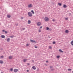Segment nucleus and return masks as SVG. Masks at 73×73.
Returning <instances> with one entry per match:
<instances>
[{
    "instance_id": "473e14b6",
    "label": "nucleus",
    "mask_w": 73,
    "mask_h": 73,
    "mask_svg": "<svg viewBox=\"0 0 73 73\" xmlns=\"http://www.w3.org/2000/svg\"><path fill=\"white\" fill-rule=\"evenodd\" d=\"M27 46H29V44H26Z\"/></svg>"
},
{
    "instance_id": "09e8293b",
    "label": "nucleus",
    "mask_w": 73,
    "mask_h": 73,
    "mask_svg": "<svg viewBox=\"0 0 73 73\" xmlns=\"http://www.w3.org/2000/svg\"><path fill=\"white\" fill-rule=\"evenodd\" d=\"M72 73H73V71H72Z\"/></svg>"
},
{
    "instance_id": "7c9ffc66",
    "label": "nucleus",
    "mask_w": 73,
    "mask_h": 73,
    "mask_svg": "<svg viewBox=\"0 0 73 73\" xmlns=\"http://www.w3.org/2000/svg\"><path fill=\"white\" fill-rule=\"evenodd\" d=\"M15 25H16V26H18V23H16L15 24Z\"/></svg>"
},
{
    "instance_id": "58836bf2",
    "label": "nucleus",
    "mask_w": 73,
    "mask_h": 73,
    "mask_svg": "<svg viewBox=\"0 0 73 73\" xmlns=\"http://www.w3.org/2000/svg\"><path fill=\"white\" fill-rule=\"evenodd\" d=\"M5 30H2V32H5Z\"/></svg>"
},
{
    "instance_id": "9b49d317",
    "label": "nucleus",
    "mask_w": 73,
    "mask_h": 73,
    "mask_svg": "<svg viewBox=\"0 0 73 73\" xmlns=\"http://www.w3.org/2000/svg\"><path fill=\"white\" fill-rule=\"evenodd\" d=\"M11 15H7V17L8 18H10V17H11Z\"/></svg>"
},
{
    "instance_id": "c756f323",
    "label": "nucleus",
    "mask_w": 73,
    "mask_h": 73,
    "mask_svg": "<svg viewBox=\"0 0 73 73\" xmlns=\"http://www.w3.org/2000/svg\"><path fill=\"white\" fill-rule=\"evenodd\" d=\"M49 48L50 49H52V46H49Z\"/></svg>"
},
{
    "instance_id": "1a4fd4ad",
    "label": "nucleus",
    "mask_w": 73,
    "mask_h": 73,
    "mask_svg": "<svg viewBox=\"0 0 73 73\" xmlns=\"http://www.w3.org/2000/svg\"><path fill=\"white\" fill-rule=\"evenodd\" d=\"M59 52H60V53H63V52H63V51L61 49H59Z\"/></svg>"
},
{
    "instance_id": "423d86ee",
    "label": "nucleus",
    "mask_w": 73,
    "mask_h": 73,
    "mask_svg": "<svg viewBox=\"0 0 73 73\" xmlns=\"http://www.w3.org/2000/svg\"><path fill=\"white\" fill-rule=\"evenodd\" d=\"M63 7L64 8H66L67 7V6L65 4H64L63 6Z\"/></svg>"
},
{
    "instance_id": "f03ea898",
    "label": "nucleus",
    "mask_w": 73,
    "mask_h": 73,
    "mask_svg": "<svg viewBox=\"0 0 73 73\" xmlns=\"http://www.w3.org/2000/svg\"><path fill=\"white\" fill-rule=\"evenodd\" d=\"M44 20L46 21H49V18L48 17H45L44 18Z\"/></svg>"
},
{
    "instance_id": "b1692460",
    "label": "nucleus",
    "mask_w": 73,
    "mask_h": 73,
    "mask_svg": "<svg viewBox=\"0 0 73 73\" xmlns=\"http://www.w3.org/2000/svg\"><path fill=\"white\" fill-rule=\"evenodd\" d=\"M60 56H57V58H60Z\"/></svg>"
},
{
    "instance_id": "2f4dec72",
    "label": "nucleus",
    "mask_w": 73,
    "mask_h": 73,
    "mask_svg": "<svg viewBox=\"0 0 73 73\" xmlns=\"http://www.w3.org/2000/svg\"><path fill=\"white\" fill-rule=\"evenodd\" d=\"M38 32H41V31L40 30H38Z\"/></svg>"
},
{
    "instance_id": "ea45409f",
    "label": "nucleus",
    "mask_w": 73,
    "mask_h": 73,
    "mask_svg": "<svg viewBox=\"0 0 73 73\" xmlns=\"http://www.w3.org/2000/svg\"><path fill=\"white\" fill-rule=\"evenodd\" d=\"M52 21H55V20H54V19H53V20H52Z\"/></svg>"
},
{
    "instance_id": "e433bc0d",
    "label": "nucleus",
    "mask_w": 73,
    "mask_h": 73,
    "mask_svg": "<svg viewBox=\"0 0 73 73\" xmlns=\"http://www.w3.org/2000/svg\"><path fill=\"white\" fill-rule=\"evenodd\" d=\"M21 19H24V17H21Z\"/></svg>"
},
{
    "instance_id": "ddd939ff",
    "label": "nucleus",
    "mask_w": 73,
    "mask_h": 73,
    "mask_svg": "<svg viewBox=\"0 0 73 73\" xmlns=\"http://www.w3.org/2000/svg\"><path fill=\"white\" fill-rule=\"evenodd\" d=\"M9 41H10V39L9 38H8L7 40V42H9Z\"/></svg>"
},
{
    "instance_id": "a19ab883",
    "label": "nucleus",
    "mask_w": 73,
    "mask_h": 73,
    "mask_svg": "<svg viewBox=\"0 0 73 73\" xmlns=\"http://www.w3.org/2000/svg\"><path fill=\"white\" fill-rule=\"evenodd\" d=\"M42 28V26H41L40 27V28Z\"/></svg>"
},
{
    "instance_id": "a878e982",
    "label": "nucleus",
    "mask_w": 73,
    "mask_h": 73,
    "mask_svg": "<svg viewBox=\"0 0 73 73\" xmlns=\"http://www.w3.org/2000/svg\"><path fill=\"white\" fill-rule=\"evenodd\" d=\"M65 19L66 20H68V18H66Z\"/></svg>"
},
{
    "instance_id": "20e7f679",
    "label": "nucleus",
    "mask_w": 73,
    "mask_h": 73,
    "mask_svg": "<svg viewBox=\"0 0 73 73\" xmlns=\"http://www.w3.org/2000/svg\"><path fill=\"white\" fill-rule=\"evenodd\" d=\"M30 41L31 42H32L33 43H34V42L35 43H36V41H35V40H30Z\"/></svg>"
},
{
    "instance_id": "0eeeda50",
    "label": "nucleus",
    "mask_w": 73,
    "mask_h": 73,
    "mask_svg": "<svg viewBox=\"0 0 73 73\" xmlns=\"http://www.w3.org/2000/svg\"><path fill=\"white\" fill-rule=\"evenodd\" d=\"M40 25H41V23L40 22H38L37 23V25H38V26H40Z\"/></svg>"
},
{
    "instance_id": "cd10ccee",
    "label": "nucleus",
    "mask_w": 73,
    "mask_h": 73,
    "mask_svg": "<svg viewBox=\"0 0 73 73\" xmlns=\"http://www.w3.org/2000/svg\"><path fill=\"white\" fill-rule=\"evenodd\" d=\"M10 37H11V38H13V37H14L12 36H10Z\"/></svg>"
},
{
    "instance_id": "aec40b11",
    "label": "nucleus",
    "mask_w": 73,
    "mask_h": 73,
    "mask_svg": "<svg viewBox=\"0 0 73 73\" xmlns=\"http://www.w3.org/2000/svg\"><path fill=\"white\" fill-rule=\"evenodd\" d=\"M31 12H32L33 14H34L35 13L34 12V11H33V10H31Z\"/></svg>"
},
{
    "instance_id": "f3484780",
    "label": "nucleus",
    "mask_w": 73,
    "mask_h": 73,
    "mask_svg": "<svg viewBox=\"0 0 73 73\" xmlns=\"http://www.w3.org/2000/svg\"><path fill=\"white\" fill-rule=\"evenodd\" d=\"M27 61V59H25L23 60V62H26Z\"/></svg>"
},
{
    "instance_id": "c9c22d12",
    "label": "nucleus",
    "mask_w": 73,
    "mask_h": 73,
    "mask_svg": "<svg viewBox=\"0 0 73 73\" xmlns=\"http://www.w3.org/2000/svg\"><path fill=\"white\" fill-rule=\"evenodd\" d=\"M27 65H30V64L29 63H27Z\"/></svg>"
},
{
    "instance_id": "6ab92c4d",
    "label": "nucleus",
    "mask_w": 73,
    "mask_h": 73,
    "mask_svg": "<svg viewBox=\"0 0 73 73\" xmlns=\"http://www.w3.org/2000/svg\"><path fill=\"white\" fill-rule=\"evenodd\" d=\"M71 44L72 45H73V40H72L71 42Z\"/></svg>"
},
{
    "instance_id": "dca6fc26",
    "label": "nucleus",
    "mask_w": 73,
    "mask_h": 73,
    "mask_svg": "<svg viewBox=\"0 0 73 73\" xmlns=\"http://www.w3.org/2000/svg\"><path fill=\"white\" fill-rule=\"evenodd\" d=\"M0 64H3V61L1 60H0Z\"/></svg>"
},
{
    "instance_id": "c85d7f7f",
    "label": "nucleus",
    "mask_w": 73,
    "mask_h": 73,
    "mask_svg": "<svg viewBox=\"0 0 73 73\" xmlns=\"http://www.w3.org/2000/svg\"><path fill=\"white\" fill-rule=\"evenodd\" d=\"M50 69H52V68H53V66H50Z\"/></svg>"
},
{
    "instance_id": "a18cd8bd",
    "label": "nucleus",
    "mask_w": 73,
    "mask_h": 73,
    "mask_svg": "<svg viewBox=\"0 0 73 73\" xmlns=\"http://www.w3.org/2000/svg\"><path fill=\"white\" fill-rule=\"evenodd\" d=\"M48 38H50V36H48Z\"/></svg>"
},
{
    "instance_id": "39448f33",
    "label": "nucleus",
    "mask_w": 73,
    "mask_h": 73,
    "mask_svg": "<svg viewBox=\"0 0 73 73\" xmlns=\"http://www.w3.org/2000/svg\"><path fill=\"white\" fill-rule=\"evenodd\" d=\"M18 71H19L18 69H14V72L15 73H16V72H17Z\"/></svg>"
},
{
    "instance_id": "4c0bfd02",
    "label": "nucleus",
    "mask_w": 73,
    "mask_h": 73,
    "mask_svg": "<svg viewBox=\"0 0 73 73\" xmlns=\"http://www.w3.org/2000/svg\"><path fill=\"white\" fill-rule=\"evenodd\" d=\"M35 48H37V46H35Z\"/></svg>"
},
{
    "instance_id": "f257e3e1",
    "label": "nucleus",
    "mask_w": 73,
    "mask_h": 73,
    "mask_svg": "<svg viewBox=\"0 0 73 73\" xmlns=\"http://www.w3.org/2000/svg\"><path fill=\"white\" fill-rule=\"evenodd\" d=\"M28 15L29 16H30V17H32V14L31 13V12H29L28 13Z\"/></svg>"
},
{
    "instance_id": "f8f14e48",
    "label": "nucleus",
    "mask_w": 73,
    "mask_h": 73,
    "mask_svg": "<svg viewBox=\"0 0 73 73\" xmlns=\"http://www.w3.org/2000/svg\"><path fill=\"white\" fill-rule=\"evenodd\" d=\"M9 59H12L13 58V57L12 56H9Z\"/></svg>"
},
{
    "instance_id": "412c9836",
    "label": "nucleus",
    "mask_w": 73,
    "mask_h": 73,
    "mask_svg": "<svg viewBox=\"0 0 73 73\" xmlns=\"http://www.w3.org/2000/svg\"><path fill=\"white\" fill-rule=\"evenodd\" d=\"M46 30H49V28L48 27H47L46 28Z\"/></svg>"
},
{
    "instance_id": "de8ad7c7",
    "label": "nucleus",
    "mask_w": 73,
    "mask_h": 73,
    "mask_svg": "<svg viewBox=\"0 0 73 73\" xmlns=\"http://www.w3.org/2000/svg\"><path fill=\"white\" fill-rule=\"evenodd\" d=\"M46 65V66H47V64H46V65Z\"/></svg>"
},
{
    "instance_id": "72a5a7b5",
    "label": "nucleus",
    "mask_w": 73,
    "mask_h": 73,
    "mask_svg": "<svg viewBox=\"0 0 73 73\" xmlns=\"http://www.w3.org/2000/svg\"><path fill=\"white\" fill-rule=\"evenodd\" d=\"M1 58H3V56H1Z\"/></svg>"
},
{
    "instance_id": "393cba45",
    "label": "nucleus",
    "mask_w": 73,
    "mask_h": 73,
    "mask_svg": "<svg viewBox=\"0 0 73 73\" xmlns=\"http://www.w3.org/2000/svg\"><path fill=\"white\" fill-rule=\"evenodd\" d=\"M52 44H56V42L54 41L53 42Z\"/></svg>"
},
{
    "instance_id": "7ed1b4c3",
    "label": "nucleus",
    "mask_w": 73,
    "mask_h": 73,
    "mask_svg": "<svg viewBox=\"0 0 73 73\" xmlns=\"http://www.w3.org/2000/svg\"><path fill=\"white\" fill-rule=\"evenodd\" d=\"M28 8H32V4H30L28 5Z\"/></svg>"
},
{
    "instance_id": "4468645a",
    "label": "nucleus",
    "mask_w": 73,
    "mask_h": 73,
    "mask_svg": "<svg viewBox=\"0 0 73 73\" xmlns=\"http://www.w3.org/2000/svg\"><path fill=\"white\" fill-rule=\"evenodd\" d=\"M31 20H29L28 21V24H31Z\"/></svg>"
},
{
    "instance_id": "f704fd0d",
    "label": "nucleus",
    "mask_w": 73,
    "mask_h": 73,
    "mask_svg": "<svg viewBox=\"0 0 73 73\" xmlns=\"http://www.w3.org/2000/svg\"><path fill=\"white\" fill-rule=\"evenodd\" d=\"M22 29H23V30H25V28H23Z\"/></svg>"
},
{
    "instance_id": "5701e85b",
    "label": "nucleus",
    "mask_w": 73,
    "mask_h": 73,
    "mask_svg": "<svg viewBox=\"0 0 73 73\" xmlns=\"http://www.w3.org/2000/svg\"><path fill=\"white\" fill-rule=\"evenodd\" d=\"M68 71H70V70H72V69L70 68L68 69Z\"/></svg>"
},
{
    "instance_id": "bb28decb",
    "label": "nucleus",
    "mask_w": 73,
    "mask_h": 73,
    "mask_svg": "<svg viewBox=\"0 0 73 73\" xmlns=\"http://www.w3.org/2000/svg\"><path fill=\"white\" fill-rule=\"evenodd\" d=\"M5 32L6 34H7V31H5Z\"/></svg>"
},
{
    "instance_id": "c03bdc74",
    "label": "nucleus",
    "mask_w": 73,
    "mask_h": 73,
    "mask_svg": "<svg viewBox=\"0 0 73 73\" xmlns=\"http://www.w3.org/2000/svg\"><path fill=\"white\" fill-rule=\"evenodd\" d=\"M46 62L47 63V62H48V61H46Z\"/></svg>"
},
{
    "instance_id": "6e6552de",
    "label": "nucleus",
    "mask_w": 73,
    "mask_h": 73,
    "mask_svg": "<svg viewBox=\"0 0 73 73\" xmlns=\"http://www.w3.org/2000/svg\"><path fill=\"white\" fill-rule=\"evenodd\" d=\"M32 68L34 70H35L36 69V67L35 66H33V67H32Z\"/></svg>"
},
{
    "instance_id": "2eb2a0df",
    "label": "nucleus",
    "mask_w": 73,
    "mask_h": 73,
    "mask_svg": "<svg viewBox=\"0 0 73 73\" xmlns=\"http://www.w3.org/2000/svg\"><path fill=\"white\" fill-rule=\"evenodd\" d=\"M1 37L2 38H4L5 37V36H4V35H2L1 36Z\"/></svg>"
},
{
    "instance_id": "49530a36",
    "label": "nucleus",
    "mask_w": 73,
    "mask_h": 73,
    "mask_svg": "<svg viewBox=\"0 0 73 73\" xmlns=\"http://www.w3.org/2000/svg\"><path fill=\"white\" fill-rule=\"evenodd\" d=\"M54 70L53 69H52L51 70Z\"/></svg>"
},
{
    "instance_id": "a211bd4d",
    "label": "nucleus",
    "mask_w": 73,
    "mask_h": 73,
    "mask_svg": "<svg viewBox=\"0 0 73 73\" xmlns=\"http://www.w3.org/2000/svg\"><path fill=\"white\" fill-rule=\"evenodd\" d=\"M58 5H59V6H61L62 4H61V3H58Z\"/></svg>"
},
{
    "instance_id": "79ce46f5",
    "label": "nucleus",
    "mask_w": 73,
    "mask_h": 73,
    "mask_svg": "<svg viewBox=\"0 0 73 73\" xmlns=\"http://www.w3.org/2000/svg\"><path fill=\"white\" fill-rule=\"evenodd\" d=\"M29 70H27V72H29Z\"/></svg>"
},
{
    "instance_id": "8fccbe9b",
    "label": "nucleus",
    "mask_w": 73,
    "mask_h": 73,
    "mask_svg": "<svg viewBox=\"0 0 73 73\" xmlns=\"http://www.w3.org/2000/svg\"><path fill=\"white\" fill-rule=\"evenodd\" d=\"M33 61H34L33 60Z\"/></svg>"
},
{
    "instance_id": "37998d69",
    "label": "nucleus",
    "mask_w": 73,
    "mask_h": 73,
    "mask_svg": "<svg viewBox=\"0 0 73 73\" xmlns=\"http://www.w3.org/2000/svg\"><path fill=\"white\" fill-rule=\"evenodd\" d=\"M49 30H50V31H51V30H52V29H49Z\"/></svg>"
},
{
    "instance_id": "9d476101",
    "label": "nucleus",
    "mask_w": 73,
    "mask_h": 73,
    "mask_svg": "<svg viewBox=\"0 0 73 73\" xmlns=\"http://www.w3.org/2000/svg\"><path fill=\"white\" fill-rule=\"evenodd\" d=\"M65 32L66 33H69V31L68 30H66L65 31Z\"/></svg>"
},
{
    "instance_id": "4be33fe9",
    "label": "nucleus",
    "mask_w": 73,
    "mask_h": 73,
    "mask_svg": "<svg viewBox=\"0 0 73 73\" xmlns=\"http://www.w3.org/2000/svg\"><path fill=\"white\" fill-rule=\"evenodd\" d=\"M10 70L11 71V72H12L13 71V68H11L10 69Z\"/></svg>"
}]
</instances>
